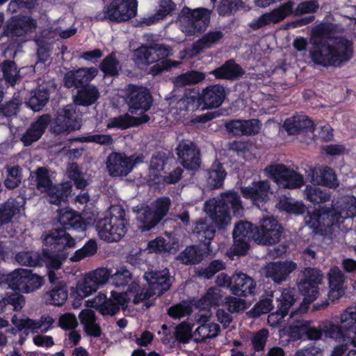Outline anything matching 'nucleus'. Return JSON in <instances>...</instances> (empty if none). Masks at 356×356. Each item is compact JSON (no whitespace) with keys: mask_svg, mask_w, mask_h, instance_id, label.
<instances>
[{"mask_svg":"<svg viewBox=\"0 0 356 356\" xmlns=\"http://www.w3.org/2000/svg\"><path fill=\"white\" fill-rule=\"evenodd\" d=\"M338 33V25L327 22H321L312 29L309 42L312 47L309 54L314 64L339 67L353 58V41L337 36Z\"/></svg>","mask_w":356,"mask_h":356,"instance_id":"1","label":"nucleus"},{"mask_svg":"<svg viewBox=\"0 0 356 356\" xmlns=\"http://www.w3.org/2000/svg\"><path fill=\"white\" fill-rule=\"evenodd\" d=\"M339 320L341 325L327 323L323 326L325 336L341 343L333 349L332 356H341L348 346L356 347V303L344 309Z\"/></svg>","mask_w":356,"mask_h":356,"instance_id":"2","label":"nucleus"},{"mask_svg":"<svg viewBox=\"0 0 356 356\" xmlns=\"http://www.w3.org/2000/svg\"><path fill=\"white\" fill-rule=\"evenodd\" d=\"M42 240L47 248L43 249L41 259L47 268L58 269L62 261L67 257L60 252L66 248H73L75 239L62 229H51L42 235Z\"/></svg>","mask_w":356,"mask_h":356,"instance_id":"3","label":"nucleus"},{"mask_svg":"<svg viewBox=\"0 0 356 356\" xmlns=\"http://www.w3.org/2000/svg\"><path fill=\"white\" fill-rule=\"evenodd\" d=\"M229 206L235 216H241L243 207L239 195L236 192L223 193L220 197L209 199L204 204V212L219 229H224L231 224L232 218Z\"/></svg>","mask_w":356,"mask_h":356,"instance_id":"4","label":"nucleus"},{"mask_svg":"<svg viewBox=\"0 0 356 356\" xmlns=\"http://www.w3.org/2000/svg\"><path fill=\"white\" fill-rule=\"evenodd\" d=\"M341 211L334 209L321 208L305 216L306 224L316 233L324 231L323 227H330L340 222L341 219L352 218L356 215V198L347 196L341 201Z\"/></svg>","mask_w":356,"mask_h":356,"instance_id":"5","label":"nucleus"},{"mask_svg":"<svg viewBox=\"0 0 356 356\" xmlns=\"http://www.w3.org/2000/svg\"><path fill=\"white\" fill-rule=\"evenodd\" d=\"M128 225L124 209L115 204L110 207L108 216L97 222L96 231L100 239L108 243L118 242L127 234Z\"/></svg>","mask_w":356,"mask_h":356,"instance_id":"6","label":"nucleus"},{"mask_svg":"<svg viewBox=\"0 0 356 356\" xmlns=\"http://www.w3.org/2000/svg\"><path fill=\"white\" fill-rule=\"evenodd\" d=\"M172 54L169 46L163 44H153L149 46H141L134 51V60L138 65H150L156 62L150 74L156 76L163 70L170 67L165 59Z\"/></svg>","mask_w":356,"mask_h":356,"instance_id":"7","label":"nucleus"},{"mask_svg":"<svg viewBox=\"0 0 356 356\" xmlns=\"http://www.w3.org/2000/svg\"><path fill=\"white\" fill-rule=\"evenodd\" d=\"M211 12V10L205 8L191 9L184 6L178 15L176 23L185 35H195L208 27Z\"/></svg>","mask_w":356,"mask_h":356,"instance_id":"8","label":"nucleus"},{"mask_svg":"<svg viewBox=\"0 0 356 356\" xmlns=\"http://www.w3.org/2000/svg\"><path fill=\"white\" fill-rule=\"evenodd\" d=\"M35 174L37 188L47 193L49 203L59 205L67 200L72 191V184L70 182L53 186L48 170L44 168H39Z\"/></svg>","mask_w":356,"mask_h":356,"instance_id":"9","label":"nucleus"},{"mask_svg":"<svg viewBox=\"0 0 356 356\" xmlns=\"http://www.w3.org/2000/svg\"><path fill=\"white\" fill-rule=\"evenodd\" d=\"M304 279L298 284V288L304 296L303 302L298 310L305 312L309 305L317 299L321 291L319 285L323 283V274L318 269L307 268L303 271Z\"/></svg>","mask_w":356,"mask_h":356,"instance_id":"10","label":"nucleus"},{"mask_svg":"<svg viewBox=\"0 0 356 356\" xmlns=\"http://www.w3.org/2000/svg\"><path fill=\"white\" fill-rule=\"evenodd\" d=\"M124 92V101L131 113H143L150 108L152 99L147 88L129 84Z\"/></svg>","mask_w":356,"mask_h":356,"instance_id":"11","label":"nucleus"},{"mask_svg":"<svg viewBox=\"0 0 356 356\" xmlns=\"http://www.w3.org/2000/svg\"><path fill=\"white\" fill-rule=\"evenodd\" d=\"M143 160L144 156L140 154L127 156L122 153L113 152L107 158L106 168L113 177L126 176Z\"/></svg>","mask_w":356,"mask_h":356,"instance_id":"12","label":"nucleus"},{"mask_svg":"<svg viewBox=\"0 0 356 356\" xmlns=\"http://www.w3.org/2000/svg\"><path fill=\"white\" fill-rule=\"evenodd\" d=\"M282 233V227L273 217L263 218L254 228L252 239L259 245H270L278 243Z\"/></svg>","mask_w":356,"mask_h":356,"instance_id":"13","label":"nucleus"},{"mask_svg":"<svg viewBox=\"0 0 356 356\" xmlns=\"http://www.w3.org/2000/svg\"><path fill=\"white\" fill-rule=\"evenodd\" d=\"M265 172L280 187L294 189L304 185L303 177L282 164L267 167Z\"/></svg>","mask_w":356,"mask_h":356,"instance_id":"14","label":"nucleus"},{"mask_svg":"<svg viewBox=\"0 0 356 356\" xmlns=\"http://www.w3.org/2000/svg\"><path fill=\"white\" fill-rule=\"evenodd\" d=\"M137 0H113L104 9V17L122 22L134 17L137 13Z\"/></svg>","mask_w":356,"mask_h":356,"instance_id":"15","label":"nucleus"},{"mask_svg":"<svg viewBox=\"0 0 356 356\" xmlns=\"http://www.w3.org/2000/svg\"><path fill=\"white\" fill-rule=\"evenodd\" d=\"M129 300L127 293L111 291L108 299L104 293H99L93 300L94 307L99 308L102 315H115L120 308H124Z\"/></svg>","mask_w":356,"mask_h":356,"instance_id":"16","label":"nucleus"},{"mask_svg":"<svg viewBox=\"0 0 356 356\" xmlns=\"http://www.w3.org/2000/svg\"><path fill=\"white\" fill-rule=\"evenodd\" d=\"M293 5V2L287 1L270 12L265 13L252 19L249 23V26L253 30H258L271 24H277L292 14Z\"/></svg>","mask_w":356,"mask_h":356,"instance_id":"17","label":"nucleus"},{"mask_svg":"<svg viewBox=\"0 0 356 356\" xmlns=\"http://www.w3.org/2000/svg\"><path fill=\"white\" fill-rule=\"evenodd\" d=\"M81 127L79 114L72 105H67L58 111L52 127L54 132L60 134L78 129Z\"/></svg>","mask_w":356,"mask_h":356,"instance_id":"18","label":"nucleus"},{"mask_svg":"<svg viewBox=\"0 0 356 356\" xmlns=\"http://www.w3.org/2000/svg\"><path fill=\"white\" fill-rule=\"evenodd\" d=\"M38 27L36 21L29 16L17 15L7 23L5 34L8 37H21L34 33Z\"/></svg>","mask_w":356,"mask_h":356,"instance_id":"19","label":"nucleus"},{"mask_svg":"<svg viewBox=\"0 0 356 356\" xmlns=\"http://www.w3.org/2000/svg\"><path fill=\"white\" fill-rule=\"evenodd\" d=\"M177 154L184 168L195 170L200 166L199 151L190 140H182L177 147Z\"/></svg>","mask_w":356,"mask_h":356,"instance_id":"20","label":"nucleus"},{"mask_svg":"<svg viewBox=\"0 0 356 356\" xmlns=\"http://www.w3.org/2000/svg\"><path fill=\"white\" fill-rule=\"evenodd\" d=\"M11 321L19 330L26 329L32 332L40 330L41 332L45 333L52 327L55 319L49 314L42 315L39 320H33L29 318L18 319L17 315H14Z\"/></svg>","mask_w":356,"mask_h":356,"instance_id":"21","label":"nucleus"},{"mask_svg":"<svg viewBox=\"0 0 356 356\" xmlns=\"http://www.w3.org/2000/svg\"><path fill=\"white\" fill-rule=\"evenodd\" d=\"M241 193L244 197L251 200L254 204L259 207L261 204L268 201L271 191L268 181H259L242 187Z\"/></svg>","mask_w":356,"mask_h":356,"instance_id":"22","label":"nucleus"},{"mask_svg":"<svg viewBox=\"0 0 356 356\" xmlns=\"http://www.w3.org/2000/svg\"><path fill=\"white\" fill-rule=\"evenodd\" d=\"M148 283V287L155 296H160L170 287V278L169 271L164 268L159 271H149L144 275Z\"/></svg>","mask_w":356,"mask_h":356,"instance_id":"23","label":"nucleus"},{"mask_svg":"<svg viewBox=\"0 0 356 356\" xmlns=\"http://www.w3.org/2000/svg\"><path fill=\"white\" fill-rule=\"evenodd\" d=\"M327 323L332 322H322L319 325V328H317L312 326L310 321L303 320L297 321L294 325L290 327L291 337L294 339H299L301 338V334H304L307 339L318 340L321 338L323 334H325L323 326Z\"/></svg>","mask_w":356,"mask_h":356,"instance_id":"24","label":"nucleus"},{"mask_svg":"<svg viewBox=\"0 0 356 356\" xmlns=\"http://www.w3.org/2000/svg\"><path fill=\"white\" fill-rule=\"evenodd\" d=\"M95 67H83L67 72L64 76V84L68 88H78L91 81L97 74Z\"/></svg>","mask_w":356,"mask_h":356,"instance_id":"25","label":"nucleus"},{"mask_svg":"<svg viewBox=\"0 0 356 356\" xmlns=\"http://www.w3.org/2000/svg\"><path fill=\"white\" fill-rule=\"evenodd\" d=\"M198 95L204 108H218L221 106L225 99V88L218 84L211 85L204 88Z\"/></svg>","mask_w":356,"mask_h":356,"instance_id":"26","label":"nucleus"},{"mask_svg":"<svg viewBox=\"0 0 356 356\" xmlns=\"http://www.w3.org/2000/svg\"><path fill=\"white\" fill-rule=\"evenodd\" d=\"M25 200L10 198L0 204V226L6 224L13 218H18L24 213Z\"/></svg>","mask_w":356,"mask_h":356,"instance_id":"27","label":"nucleus"},{"mask_svg":"<svg viewBox=\"0 0 356 356\" xmlns=\"http://www.w3.org/2000/svg\"><path fill=\"white\" fill-rule=\"evenodd\" d=\"M227 131L236 136L255 135L261 129V124L258 120H234L226 122Z\"/></svg>","mask_w":356,"mask_h":356,"instance_id":"28","label":"nucleus"},{"mask_svg":"<svg viewBox=\"0 0 356 356\" xmlns=\"http://www.w3.org/2000/svg\"><path fill=\"white\" fill-rule=\"evenodd\" d=\"M296 268V264L291 261L271 262L266 266L265 274L267 277L271 278L275 282L280 283L285 280L286 277Z\"/></svg>","mask_w":356,"mask_h":356,"instance_id":"29","label":"nucleus"},{"mask_svg":"<svg viewBox=\"0 0 356 356\" xmlns=\"http://www.w3.org/2000/svg\"><path fill=\"white\" fill-rule=\"evenodd\" d=\"M232 285L231 291L233 294L240 296H248L253 294L256 284L253 279L243 273H236L232 276Z\"/></svg>","mask_w":356,"mask_h":356,"instance_id":"30","label":"nucleus"},{"mask_svg":"<svg viewBox=\"0 0 356 356\" xmlns=\"http://www.w3.org/2000/svg\"><path fill=\"white\" fill-rule=\"evenodd\" d=\"M50 122V116L47 114L40 116L34 121L22 137L25 146H29L39 140Z\"/></svg>","mask_w":356,"mask_h":356,"instance_id":"31","label":"nucleus"},{"mask_svg":"<svg viewBox=\"0 0 356 356\" xmlns=\"http://www.w3.org/2000/svg\"><path fill=\"white\" fill-rule=\"evenodd\" d=\"M54 85L49 83L40 85L38 88L31 92L26 101L28 106L34 111H40L49 99V92Z\"/></svg>","mask_w":356,"mask_h":356,"instance_id":"32","label":"nucleus"},{"mask_svg":"<svg viewBox=\"0 0 356 356\" xmlns=\"http://www.w3.org/2000/svg\"><path fill=\"white\" fill-rule=\"evenodd\" d=\"M311 182L318 185L335 188L339 186L336 174L332 169L326 166L318 170H312L308 173Z\"/></svg>","mask_w":356,"mask_h":356,"instance_id":"33","label":"nucleus"},{"mask_svg":"<svg viewBox=\"0 0 356 356\" xmlns=\"http://www.w3.org/2000/svg\"><path fill=\"white\" fill-rule=\"evenodd\" d=\"M328 280L330 287L328 297L332 301H334L342 297L345 293L343 287L344 275L338 267L334 266L330 270Z\"/></svg>","mask_w":356,"mask_h":356,"instance_id":"34","label":"nucleus"},{"mask_svg":"<svg viewBox=\"0 0 356 356\" xmlns=\"http://www.w3.org/2000/svg\"><path fill=\"white\" fill-rule=\"evenodd\" d=\"M283 127L289 135H295L312 131L314 122L306 115H297L287 118Z\"/></svg>","mask_w":356,"mask_h":356,"instance_id":"35","label":"nucleus"},{"mask_svg":"<svg viewBox=\"0 0 356 356\" xmlns=\"http://www.w3.org/2000/svg\"><path fill=\"white\" fill-rule=\"evenodd\" d=\"M139 229L142 232L154 227L160 221L149 206H137L134 209Z\"/></svg>","mask_w":356,"mask_h":356,"instance_id":"36","label":"nucleus"},{"mask_svg":"<svg viewBox=\"0 0 356 356\" xmlns=\"http://www.w3.org/2000/svg\"><path fill=\"white\" fill-rule=\"evenodd\" d=\"M223 33L219 30L210 31L203 35L199 40L193 43L191 51V57L202 52L204 49L211 48L218 43L223 38Z\"/></svg>","mask_w":356,"mask_h":356,"instance_id":"37","label":"nucleus"},{"mask_svg":"<svg viewBox=\"0 0 356 356\" xmlns=\"http://www.w3.org/2000/svg\"><path fill=\"white\" fill-rule=\"evenodd\" d=\"M217 79L233 80L244 74V70L234 60H228L222 66L210 72Z\"/></svg>","mask_w":356,"mask_h":356,"instance_id":"38","label":"nucleus"},{"mask_svg":"<svg viewBox=\"0 0 356 356\" xmlns=\"http://www.w3.org/2000/svg\"><path fill=\"white\" fill-rule=\"evenodd\" d=\"M149 118L147 115H142L140 117H133L128 113L111 118L107 123V128H118L126 129L131 127L138 126L140 124L148 122Z\"/></svg>","mask_w":356,"mask_h":356,"instance_id":"39","label":"nucleus"},{"mask_svg":"<svg viewBox=\"0 0 356 356\" xmlns=\"http://www.w3.org/2000/svg\"><path fill=\"white\" fill-rule=\"evenodd\" d=\"M58 219L60 225L65 229H81L83 231L86 228V225L82 222L81 216L67 208L59 210Z\"/></svg>","mask_w":356,"mask_h":356,"instance_id":"40","label":"nucleus"},{"mask_svg":"<svg viewBox=\"0 0 356 356\" xmlns=\"http://www.w3.org/2000/svg\"><path fill=\"white\" fill-rule=\"evenodd\" d=\"M176 4L172 0H160L155 13L145 18V22L152 24L165 19L176 10Z\"/></svg>","mask_w":356,"mask_h":356,"instance_id":"41","label":"nucleus"},{"mask_svg":"<svg viewBox=\"0 0 356 356\" xmlns=\"http://www.w3.org/2000/svg\"><path fill=\"white\" fill-rule=\"evenodd\" d=\"M99 92L97 88L92 86H87L78 90L74 96V102L76 105L90 106L93 104L99 98Z\"/></svg>","mask_w":356,"mask_h":356,"instance_id":"42","label":"nucleus"},{"mask_svg":"<svg viewBox=\"0 0 356 356\" xmlns=\"http://www.w3.org/2000/svg\"><path fill=\"white\" fill-rule=\"evenodd\" d=\"M193 234L196 235L197 239L205 245H209L211 241L214 237L216 229L211 223L207 220H198L193 229Z\"/></svg>","mask_w":356,"mask_h":356,"instance_id":"43","label":"nucleus"},{"mask_svg":"<svg viewBox=\"0 0 356 356\" xmlns=\"http://www.w3.org/2000/svg\"><path fill=\"white\" fill-rule=\"evenodd\" d=\"M26 269L17 268L6 275L4 282L9 288L24 293Z\"/></svg>","mask_w":356,"mask_h":356,"instance_id":"44","label":"nucleus"},{"mask_svg":"<svg viewBox=\"0 0 356 356\" xmlns=\"http://www.w3.org/2000/svg\"><path fill=\"white\" fill-rule=\"evenodd\" d=\"M79 318L88 334L94 337H99L101 334L100 328L96 323L95 313L92 310L89 309L83 310L79 314Z\"/></svg>","mask_w":356,"mask_h":356,"instance_id":"45","label":"nucleus"},{"mask_svg":"<svg viewBox=\"0 0 356 356\" xmlns=\"http://www.w3.org/2000/svg\"><path fill=\"white\" fill-rule=\"evenodd\" d=\"M207 174V184L211 188H218L222 186L226 172L220 163H214Z\"/></svg>","mask_w":356,"mask_h":356,"instance_id":"46","label":"nucleus"},{"mask_svg":"<svg viewBox=\"0 0 356 356\" xmlns=\"http://www.w3.org/2000/svg\"><path fill=\"white\" fill-rule=\"evenodd\" d=\"M205 78L206 75L204 73L196 70H191L175 77L174 83L177 86L193 85L202 81Z\"/></svg>","mask_w":356,"mask_h":356,"instance_id":"47","label":"nucleus"},{"mask_svg":"<svg viewBox=\"0 0 356 356\" xmlns=\"http://www.w3.org/2000/svg\"><path fill=\"white\" fill-rule=\"evenodd\" d=\"M177 247L178 245L176 241L167 242L165 238L157 237L149 242L147 248L149 252H168L174 253L177 250Z\"/></svg>","mask_w":356,"mask_h":356,"instance_id":"48","label":"nucleus"},{"mask_svg":"<svg viewBox=\"0 0 356 356\" xmlns=\"http://www.w3.org/2000/svg\"><path fill=\"white\" fill-rule=\"evenodd\" d=\"M220 332V327L213 323H204L200 325L195 331L196 340L203 341L207 339L213 338L218 336Z\"/></svg>","mask_w":356,"mask_h":356,"instance_id":"49","label":"nucleus"},{"mask_svg":"<svg viewBox=\"0 0 356 356\" xmlns=\"http://www.w3.org/2000/svg\"><path fill=\"white\" fill-rule=\"evenodd\" d=\"M97 285L95 283L92 277L88 273L81 280H79L76 286V293L81 298H86L98 289Z\"/></svg>","mask_w":356,"mask_h":356,"instance_id":"50","label":"nucleus"},{"mask_svg":"<svg viewBox=\"0 0 356 356\" xmlns=\"http://www.w3.org/2000/svg\"><path fill=\"white\" fill-rule=\"evenodd\" d=\"M179 259L185 264L200 262L203 259L202 251L195 245L187 247L179 255Z\"/></svg>","mask_w":356,"mask_h":356,"instance_id":"51","label":"nucleus"},{"mask_svg":"<svg viewBox=\"0 0 356 356\" xmlns=\"http://www.w3.org/2000/svg\"><path fill=\"white\" fill-rule=\"evenodd\" d=\"M304 193L306 198L314 204L326 202L330 199V193L316 186H307Z\"/></svg>","mask_w":356,"mask_h":356,"instance_id":"52","label":"nucleus"},{"mask_svg":"<svg viewBox=\"0 0 356 356\" xmlns=\"http://www.w3.org/2000/svg\"><path fill=\"white\" fill-rule=\"evenodd\" d=\"M201 105L199 95L195 92H190L186 94L177 103V108L180 109V111H194L197 109Z\"/></svg>","mask_w":356,"mask_h":356,"instance_id":"53","label":"nucleus"},{"mask_svg":"<svg viewBox=\"0 0 356 356\" xmlns=\"http://www.w3.org/2000/svg\"><path fill=\"white\" fill-rule=\"evenodd\" d=\"M131 279V273L124 266L116 268L115 272L112 273L111 276L112 284L116 287L126 286Z\"/></svg>","mask_w":356,"mask_h":356,"instance_id":"54","label":"nucleus"},{"mask_svg":"<svg viewBox=\"0 0 356 356\" xmlns=\"http://www.w3.org/2000/svg\"><path fill=\"white\" fill-rule=\"evenodd\" d=\"M171 204V201L169 197H160L156 201L152 202L149 207H150L158 220L161 221L164 216H165L169 211V208Z\"/></svg>","mask_w":356,"mask_h":356,"instance_id":"55","label":"nucleus"},{"mask_svg":"<svg viewBox=\"0 0 356 356\" xmlns=\"http://www.w3.org/2000/svg\"><path fill=\"white\" fill-rule=\"evenodd\" d=\"M25 302L24 297L17 293H12L9 294H6L1 300H0V307L3 309L8 305H10L13 307V309L15 311H20Z\"/></svg>","mask_w":356,"mask_h":356,"instance_id":"56","label":"nucleus"},{"mask_svg":"<svg viewBox=\"0 0 356 356\" xmlns=\"http://www.w3.org/2000/svg\"><path fill=\"white\" fill-rule=\"evenodd\" d=\"M222 298L221 290L218 287H212L208 289L207 293L201 298L200 302L204 308L218 305Z\"/></svg>","mask_w":356,"mask_h":356,"instance_id":"57","label":"nucleus"},{"mask_svg":"<svg viewBox=\"0 0 356 356\" xmlns=\"http://www.w3.org/2000/svg\"><path fill=\"white\" fill-rule=\"evenodd\" d=\"M47 297L50 304L61 306L67 299V292L63 286H56L47 293Z\"/></svg>","mask_w":356,"mask_h":356,"instance_id":"58","label":"nucleus"},{"mask_svg":"<svg viewBox=\"0 0 356 356\" xmlns=\"http://www.w3.org/2000/svg\"><path fill=\"white\" fill-rule=\"evenodd\" d=\"M97 250V245L95 241L90 240L81 248L77 250L72 256V261H79L85 257L92 256Z\"/></svg>","mask_w":356,"mask_h":356,"instance_id":"59","label":"nucleus"},{"mask_svg":"<svg viewBox=\"0 0 356 356\" xmlns=\"http://www.w3.org/2000/svg\"><path fill=\"white\" fill-rule=\"evenodd\" d=\"M24 293H29L40 289L44 283L42 277L33 274L32 272L26 269V279L24 282Z\"/></svg>","mask_w":356,"mask_h":356,"instance_id":"60","label":"nucleus"},{"mask_svg":"<svg viewBox=\"0 0 356 356\" xmlns=\"http://www.w3.org/2000/svg\"><path fill=\"white\" fill-rule=\"evenodd\" d=\"M277 307L280 308V311L288 314L289 309L295 303L293 291L291 289H284L282 290L280 297L277 298Z\"/></svg>","mask_w":356,"mask_h":356,"instance_id":"61","label":"nucleus"},{"mask_svg":"<svg viewBox=\"0 0 356 356\" xmlns=\"http://www.w3.org/2000/svg\"><path fill=\"white\" fill-rule=\"evenodd\" d=\"M1 70L5 80L13 86L19 77V71L15 63L10 60H6L1 64Z\"/></svg>","mask_w":356,"mask_h":356,"instance_id":"62","label":"nucleus"},{"mask_svg":"<svg viewBox=\"0 0 356 356\" xmlns=\"http://www.w3.org/2000/svg\"><path fill=\"white\" fill-rule=\"evenodd\" d=\"M67 175L70 179L74 181V184L78 188H84L88 182L82 177V174L76 163H72L67 167Z\"/></svg>","mask_w":356,"mask_h":356,"instance_id":"63","label":"nucleus"},{"mask_svg":"<svg viewBox=\"0 0 356 356\" xmlns=\"http://www.w3.org/2000/svg\"><path fill=\"white\" fill-rule=\"evenodd\" d=\"M254 229H252V225L249 222H241L238 223L233 232L234 238H241L245 240H250L252 238V234Z\"/></svg>","mask_w":356,"mask_h":356,"instance_id":"64","label":"nucleus"}]
</instances>
